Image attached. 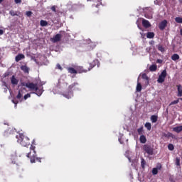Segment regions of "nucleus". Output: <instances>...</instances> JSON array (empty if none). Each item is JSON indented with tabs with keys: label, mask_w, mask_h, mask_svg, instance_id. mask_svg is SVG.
<instances>
[{
	"label": "nucleus",
	"mask_w": 182,
	"mask_h": 182,
	"mask_svg": "<svg viewBox=\"0 0 182 182\" xmlns=\"http://www.w3.org/2000/svg\"><path fill=\"white\" fill-rule=\"evenodd\" d=\"M94 66H95V64H89V68L87 69H84L83 67H79L77 70H75L72 67H69V68H67V70L68 73H70L71 75H77V73H86V72H89V70H92Z\"/></svg>",
	"instance_id": "f257e3e1"
},
{
	"label": "nucleus",
	"mask_w": 182,
	"mask_h": 182,
	"mask_svg": "<svg viewBox=\"0 0 182 182\" xmlns=\"http://www.w3.org/2000/svg\"><path fill=\"white\" fill-rule=\"evenodd\" d=\"M17 139V143L23 146V147H28L31 146V139L26 136H24L23 134H18L16 136Z\"/></svg>",
	"instance_id": "f03ea898"
},
{
	"label": "nucleus",
	"mask_w": 182,
	"mask_h": 182,
	"mask_svg": "<svg viewBox=\"0 0 182 182\" xmlns=\"http://www.w3.org/2000/svg\"><path fill=\"white\" fill-rule=\"evenodd\" d=\"M36 147L33 145H31L30 146V152L27 154L26 156L30 159L31 163H36L38 161V163H41V160H42V158H38L36 157V151H35Z\"/></svg>",
	"instance_id": "7ed1b4c3"
},
{
	"label": "nucleus",
	"mask_w": 182,
	"mask_h": 182,
	"mask_svg": "<svg viewBox=\"0 0 182 182\" xmlns=\"http://www.w3.org/2000/svg\"><path fill=\"white\" fill-rule=\"evenodd\" d=\"M79 84L77 82H74L69 85L68 92L63 94L64 97L66 99H72L73 97V92L72 90H79Z\"/></svg>",
	"instance_id": "20e7f679"
},
{
	"label": "nucleus",
	"mask_w": 182,
	"mask_h": 182,
	"mask_svg": "<svg viewBox=\"0 0 182 182\" xmlns=\"http://www.w3.org/2000/svg\"><path fill=\"white\" fill-rule=\"evenodd\" d=\"M23 85L30 89V90H34L37 96H41L42 93H43V91H42V90H39V87H38V84H35L33 82H27L26 85Z\"/></svg>",
	"instance_id": "39448f33"
},
{
	"label": "nucleus",
	"mask_w": 182,
	"mask_h": 182,
	"mask_svg": "<svg viewBox=\"0 0 182 182\" xmlns=\"http://www.w3.org/2000/svg\"><path fill=\"white\" fill-rule=\"evenodd\" d=\"M142 150L144 151L145 154L148 156H153L154 154V149L149 144H144L142 147Z\"/></svg>",
	"instance_id": "423d86ee"
},
{
	"label": "nucleus",
	"mask_w": 182,
	"mask_h": 182,
	"mask_svg": "<svg viewBox=\"0 0 182 182\" xmlns=\"http://www.w3.org/2000/svg\"><path fill=\"white\" fill-rule=\"evenodd\" d=\"M167 76V71L166 70L161 72V75L159 76L157 80L158 83H163L166 80V77Z\"/></svg>",
	"instance_id": "0eeeda50"
},
{
	"label": "nucleus",
	"mask_w": 182,
	"mask_h": 182,
	"mask_svg": "<svg viewBox=\"0 0 182 182\" xmlns=\"http://www.w3.org/2000/svg\"><path fill=\"white\" fill-rule=\"evenodd\" d=\"M167 26V20H164L159 24V28L161 31H164Z\"/></svg>",
	"instance_id": "6e6552de"
},
{
	"label": "nucleus",
	"mask_w": 182,
	"mask_h": 182,
	"mask_svg": "<svg viewBox=\"0 0 182 182\" xmlns=\"http://www.w3.org/2000/svg\"><path fill=\"white\" fill-rule=\"evenodd\" d=\"M60 39H62V34L58 33L52 38V42L56 43V42H60Z\"/></svg>",
	"instance_id": "1a4fd4ad"
},
{
	"label": "nucleus",
	"mask_w": 182,
	"mask_h": 182,
	"mask_svg": "<svg viewBox=\"0 0 182 182\" xmlns=\"http://www.w3.org/2000/svg\"><path fill=\"white\" fill-rule=\"evenodd\" d=\"M142 25L144 28H150L151 26V24H150V22L144 18L142 19Z\"/></svg>",
	"instance_id": "9d476101"
},
{
	"label": "nucleus",
	"mask_w": 182,
	"mask_h": 182,
	"mask_svg": "<svg viewBox=\"0 0 182 182\" xmlns=\"http://www.w3.org/2000/svg\"><path fill=\"white\" fill-rule=\"evenodd\" d=\"M14 133H15V129H7L4 132V136L8 137V136H10V134H14Z\"/></svg>",
	"instance_id": "9b49d317"
},
{
	"label": "nucleus",
	"mask_w": 182,
	"mask_h": 182,
	"mask_svg": "<svg viewBox=\"0 0 182 182\" xmlns=\"http://www.w3.org/2000/svg\"><path fill=\"white\" fill-rule=\"evenodd\" d=\"M11 85H18V83H19V80L16 79L15 75H12V77H11Z\"/></svg>",
	"instance_id": "f8f14e48"
},
{
	"label": "nucleus",
	"mask_w": 182,
	"mask_h": 182,
	"mask_svg": "<svg viewBox=\"0 0 182 182\" xmlns=\"http://www.w3.org/2000/svg\"><path fill=\"white\" fill-rule=\"evenodd\" d=\"M176 87H177V90H178L177 96H178V97H181V96H182V85H176Z\"/></svg>",
	"instance_id": "ddd939ff"
},
{
	"label": "nucleus",
	"mask_w": 182,
	"mask_h": 182,
	"mask_svg": "<svg viewBox=\"0 0 182 182\" xmlns=\"http://www.w3.org/2000/svg\"><path fill=\"white\" fill-rule=\"evenodd\" d=\"M21 70H22L24 73H29V67L26 65H21L20 67Z\"/></svg>",
	"instance_id": "4468645a"
},
{
	"label": "nucleus",
	"mask_w": 182,
	"mask_h": 182,
	"mask_svg": "<svg viewBox=\"0 0 182 182\" xmlns=\"http://www.w3.org/2000/svg\"><path fill=\"white\" fill-rule=\"evenodd\" d=\"M22 59H25V55L18 54L16 56L15 60L16 62H19V60H22Z\"/></svg>",
	"instance_id": "2eb2a0df"
},
{
	"label": "nucleus",
	"mask_w": 182,
	"mask_h": 182,
	"mask_svg": "<svg viewBox=\"0 0 182 182\" xmlns=\"http://www.w3.org/2000/svg\"><path fill=\"white\" fill-rule=\"evenodd\" d=\"M139 141L140 143H142V144H144L147 141V139L146 138V136L141 135L139 137Z\"/></svg>",
	"instance_id": "dca6fc26"
},
{
	"label": "nucleus",
	"mask_w": 182,
	"mask_h": 182,
	"mask_svg": "<svg viewBox=\"0 0 182 182\" xmlns=\"http://www.w3.org/2000/svg\"><path fill=\"white\" fill-rule=\"evenodd\" d=\"M173 131L176 133H180L181 132H182V125L173 127Z\"/></svg>",
	"instance_id": "f3484780"
},
{
	"label": "nucleus",
	"mask_w": 182,
	"mask_h": 182,
	"mask_svg": "<svg viewBox=\"0 0 182 182\" xmlns=\"http://www.w3.org/2000/svg\"><path fill=\"white\" fill-rule=\"evenodd\" d=\"M154 36H155V34L154 32H148L146 33V38H148V39H153Z\"/></svg>",
	"instance_id": "a211bd4d"
},
{
	"label": "nucleus",
	"mask_w": 182,
	"mask_h": 182,
	"mask_svg": "<svg viewBox=\"0 0 182 182\" xmlns=\"http://www.w3.org/2000/svg\"><path fill=\"white\" fill-rule=\"evenodd\" d=\"M158 119H159V117H157V115H151V121L153 123H157Z\"/></svg>",
	"instance_id": "6ab92c4d"
},
{
	"label": "nucleus",
	"mask_w": 182,
	"mask_h": 182,
	"mask_svg": "<svg viewBox=\"0 0 182 182\" xmlns=\"http://www.w3.org/2000/svg\"><path fill=\"white\" fill-rule=\"evenodd\" d=\"M150 72H156L157 70V65H151L149 67Z\"/></svg>",
	"instance_id": "aec40b11"
},
{
	"label": "nucleus",
	"mask_w": 182,
	"mask_h": 182,
	"mask_svg": "<svg viewBox=\"0 0 182 182\" xmlns=\"http://www.w3.org/2000/svg\"><path fill=\"white\" fill-rule=\"evenodd\" d=\"M171 59L172 60H178V59H180V55H178V54H173L172 56H171Z\"/></svg>",
	"instance_id": "412c9836"
},
{
	"label": "nucleus",
	"mask_w": 182,
	"mask_h": 182,
	"mask_svg": "<svg viewBox=\"0 0 182 182\" xmlns=\"http://www.w3.org/2000/svg\"><path fill=\"white\" fill-rule=\"evenodd\" d=\"M144 126H145L146 129H147V130L149 132H150V130H151V123L146 122V123H145Z\"/></svg>",
	"instance_id": "4be33fe9"
},
{
	"label": "nucleus",
	"mask_w": 182,
	"mask_h": 182,
	"mask_svg": "<svg viewBox=\"0 0 182 182\" xmlns=\"http://www.w3.org/2000/svg\"><path fill=\"white\" fill-rule=\"evenodd\" d=\"M40 25L41 26H48V21H45V20H41L40 21Z\"/></svg>",
	"instance_id": "5701e85b"
},
{
	"label": "nucleus",
	"mask_w": 182,
	"mask_h": 182,
	"mask_svg": "<svg viewBox=\"0 0 182 182\" xmlns=\"http://www.w3.org/2000/svg\"><path fill=\"white\" fill-rule=\"evenodd\" d=\"M9 14L11 16H18V11H15L14 10H11Z\"/></svg>",
	"instance_id": "b1692460"
},
{
	"label": "nucleus",
	"mask_w": 182,
	"mask_h": 182,
	"mask_svg": "<svg viewBox=\"0 0 182 182\" xmlns=\"http://www.w3.org/2000/svg\"><path fill=\"white\" fill-rule=\"evenodd\" d=\"M136 90V92H141V83H137Z\"/></svg>",
	"instance_id": "393cba45"
},
{
	"label": "nucleus",
	"mask_w": 182,
	"mask_h": 182,
	"mask_svg": "<svg viewBox=\"0 0 182 182\" xmlns=\"http://www.w3.org/2000/svg\"><path fill=\"white\" fill-rule=\"evenodd\" d=\"M162 136H164V137H173V134H171V132H168L167 134H166V133H163L162 134Z\"/></svg>",
	"instance_id": "a878e982"
},
{
	"label": "nucleus",
	"mask_w": 182,
	"mask_h": 182,
	"mask_svg": "<svg viewBox=\"0 0 182 182\" xmlns=\"http://www.w3.org/2000/svg\"><path fill=\"white\" fill-rule=\"evenodd\" d=\"M180 102V99L178 98L176 100L172 101L170 104L169 106H173V105H177L178 103H179Z\"/></svg>",
	"instance_id": "bb28decb"
},
{
	"label": "nucleus",
	"mask_w": 182,
	"mask_h": 182,
	"mask_svg": "<svg viewBox=\"0 0 182 182\" xmlns=\"http://www.w3.org/2000/svg\"><path fill=\"white\" fill-rule=\"evenodd\" d=\"M175 21L176 22V23H182V17L175 18Z\"/></svg>",
	"instance_id": "cd10ccee"
},
{
	"label": "nucleus",
	"mask_w": 182,
	"mask_h": 182,
	"mask_svg": "<svg viewBox=\"0 0 182 182\" xmlns=\"http://www.w3.org/2000/svg\"><path fill=\"white\" fill-rule=\"evenodd\" d=\"M141 166L142 168H144V167H146V160H144V159L143 158H141Z\"/></svg>",
	"instance_id": "c85d7f7f"
},
{
	"label": "nucleus",
	"mask_w": 182,
	"mask_h": 182,
	"mask_svg": "<svg viewBox=\"0 0 182 182\" xmlns=\"http://www.w3.org/2000/svg\"><path fill=\"white\" fill-rule=\"evenodd\" d=\"M141 77L144 80H146V82H149V77L147 76V74L146 73L142 74Z\"/></svg>",
	"instance_id": "c756f323"
},
{
	"label": "nucleus",
	"mask_w": 182,
	"mask_h": 182,
	"mask_svg": "<svg viewBox=\"0 0 182 182\" xmlns=\"http://www.w3.org/2000/svg\"><path fill=\"white\" fill-rule=\"evenodd\" d=\"M168 150H170L171 151H173V150H174V145H173V144H169L168 145Z\"/></svg>",
	"instance_id": "7c9ffc66"
},
{
	"label": "nucleus",
	"mask_w": 182,
	"mask_h": 182,
	"mask_svg": "<svg viewBox=\"0 0 182 182\" xmlns=\"http://www.w3.org/2000/svg\"><path fill=\"white\" fill-rule=\"evenodd\" d=\"M158 173H159V170L157 169V168H154L152 169V174L154 176H156V174H158Z\"/></svg>",
	"instance_id": "2f4dec72"
},
{
	"label": "nucleus",
	"mask_w": 182,
	"mask_h": 182,
	"mask_svg": "<svg viewBox=\"0 0 182 182\" xmlns=\"http://www.w3.org/2000/svg\"><path fill=\"white\" fill-rule=\"evenodd\" d=\"M158 50H159L160 52H164V47H163V46L161 45L158 46Z\"/></svg>",
	"instance_id": "473e14b6"
},
{
	"label": "nucleus",
	"mask_w": 182,
	"mask_h": 182,
	"mask_svg": "<svg viewBox=\"0 0 182 182\" xmlns=\"http://www.w3.org/2000/svg\"><path fill=\"white\" fill-rule=\"evenodd\" d=\"M137 132H138V134H139V135L143 134V127H141L140 128H139L137 129Z\"/></svg>",
	"instance_id": "72a5a7b5"
},
{
	"label": "nucleus",
	"mask_w": 182,
	"mask_h": 182,
	"mask_svg": "<svg viewBox=\"0 0 182 182\" xmlns=\"http://www.w3.org/2000/svg\"><path fill=\"white\" fill-rule=\"evenodd\" d=\"M11 160V164H16V161H15L16 160V156L12 157Z\"/></svg>",
	"instance_id": "f704fd0d"
},
{
	"label": "nucleus",
	"mask_w": 182,
	"mask_h": 182,
	"mask_svg": "<svg viewBox=\"0 0 182 182\" xmlns=\"http://www.w3.org/2000/svg\"><path fill=\"white\" fill-rule=\"evenodd\" d=\"M33 14V13H32V11H26V16H28V18H31V16H32Z\"/></svg>",
	"instance_id": "c9c22d12"
},
{
	"label": "nucleus",
	"mask_w": 182,
	"mask_h": 182,
	"mask_svg": "<svg viewBox=\"0 0 182 182\" xmlns=\"http://www.w3.org/2000/svg\"><path fill=\"white\" fill-rule=\"evenodd\" d=\"M12 102L15 105V107H16V106H18V103H19L16 100H12Z\"/></svg>",
	"instance_id": "e433bc0d"
},
{
	"label": "nucleus",
	"mask_w": 182,
	"mask_h": 182,
	"mask_svg": "<svg viewBox=\"0 0 182 182\" xmlns=\"http://www.w3.org/2000/svg\"><path fill=\"white\" fill-rule=\"evenodd\" d=\"M176 164L177 166H180V158L177 157V158L176 159Z\"/></svg>",
	"instance_id": "4c0bfd02"
},
{
	"label": "nucleus",
	"mask_w": 182,
	"mask_h": 182,
	"mask_svg": "<svg viewBox=\"0 0 182 182\" xmlns=\"http://www.w3.org/2000/svg\"><path fill=\"white\" fill-rule=\"evenodd\" d=\"M21 97H22V94L21 93V91H18L16 98L19 100Z\"/></svg>",
	"instance_id": "58836bf2"
},
{
	"label": "nucleus",
	"mask_w": 182,
	"mask_h": 182,
	"mask_svg": "<svg viewBox=\"0 0 182 182\" xmlns=\"http://www.w3.org/2000/svg\"><path fill=\"white\" fill-rule=\"evenodd\" d=\"M28 97H31V94L28 93L24 95V100H26Z\"/></svg>",
	"instance_id": "ea45409f"
},
{
	"label": "nucleus",
	"mask_w": 182,
	"mask_h": 182,
	"mask_svg": "<svg viewBox=\"0 0 182 182\" xmlns=\"http://www.w3.org/2000/svg\"><path fill=\"white\" fill-rule=\"evenodd\" d=\"M56 68H57V69H59L60 70H62V69H63V68H62V66L60 65V64H57V65H56Z\"/></svg>",
	"instance_id": "a19ab883"
},
{
	"label": "nucleus",
	"mask_w": 182,
	"mask_h": 182,
	"mask_svg": "<svg viewBox=\"0 0 182 182\" xmlns=\"http://www.w3.org/2000/svg\"><path fill=\"white\" fill-rule=\"evenodd\" d=\"M51 11H53V12H56V6H53L51 7Z\"/></svg>",
	"instance_id": "79ce46f5"
},
{
	"label": "nucleus",
	"mask_w": 182,
	"mask_h": 182,
	"mask_svg": "<svg viewBox=\"0 0 182 182\" xmlns=\"http://www.w3.org/2000/svg\"><path fill=\"white\" fill-rule=\"evenodd\" d=\"M15 4H21L22 0H14Z\"/></svg>",
	"instance_id": "37998d69"
},
{
	"label": "nucleus",
	"mask_w": 182,
	"mask_h": 182,
	"mask_svg": "<svg viewBox=\"0 0 182 182\" xmlns=\"http://www.w3.org/2000/svg\"><path fill=\"white\" fill-rule=\"evenodd\" d=\"M145 18H147L148 19H151V16H150L147 14H145Z\"/></svg>",
	"instance_id": "c03bdc74"
},
{
	"label": "nucleus",
	"mask_w": 182,
	"mask_h": 182,
	"mask_svg": "<svg viewBox=\"0 0 182 182\" xmlns=\"http://www.w3.org/2000/svg\"><path fill=\"white\" fill-rule=\"evenodd\" d=\"M0 35H4V30L0 29Z\"/></svg>",
	"instance_id": "a18cd8bd"
},
{
	"label": "nucleus",
	"mask_w": 182,
	"mask_h": 182,
	"mask_svg": "<svg viewBox=\"0 0 182 182\" xmlns=\"http://www.w3.org/2000/svg\"><path fill=\"white\" fill-rule=\"evenodd\" d=\"M181 36H182V28L180 30Z\"/></svg>",
	"instance_id": "49530a36"
},
{
	"label": "nucleus",
	"mask_w": 182,
	"mask_h": 182,
	"mask_svg": "<svg viewBox=\"0 0 182 182\" xmlns=\"http://www.w3.org/2000/svg\"><path fill=\"white\" fill-rule=\"evenodd\" d=\"M4 2V0H0V4Z\"/></svg>",
	"instance_id": "de8ad7c7"
},
{
	"label": "nucleus",
	"mask_w": 182,
	"mask_h": 182,
	"mask_svg": "<svg viewBox=\"0 0 182 182\" xmlns=\"http://www.w3.org/2000/svg\"><path fill=\"white\" fill-rule=\"evenodd\" d=\"M179 2H181V4H182V0H179Z\"/></svg>",
	"instance_id": "09e8293b"
},
{
	"label": "nucleus",
	"mask_w": 182,
	"mask_h": 182,
	"mask_svg": "<svg viewBox=\"0 0 182 182\" xmlns=\"http://www.w3.org/2000/svg\"><path fill=\"white\" fill-rule=\"evenodd\" d=\"M65 85L68 86V83H66Z\"/></svg>",
	"instance_id": "8fccbe9b"
}]
</instances>
